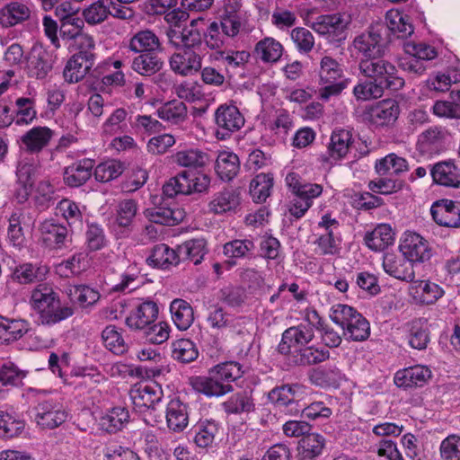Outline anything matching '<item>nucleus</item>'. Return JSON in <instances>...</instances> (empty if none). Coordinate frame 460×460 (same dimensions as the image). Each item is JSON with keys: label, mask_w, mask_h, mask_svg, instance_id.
<instances>
[{"label": "nucleus", "mask_w": 460, "mask_h": 460, "mask_svg": "<svg viewBox=\"0 0 460 460\" xmlns=\"http://www.w3.org/2000/svg\"><path fill=\"white\" fill-rule=\"evenodd\" d=\"M31 305L38 324L45 326L58 323L74 314L72 307L61 305L58 293L47 284H40L32 290Z\"/></svg>", "instance_id": "obj_1"}, {"label": "nucleus", "mask_w": 460, "mask_h": 460, "mask_svg": "<svg viewBox=\"0 0 460 460\" xmlns=\"http://www.w3.org/2000/svg\"><path fill=\"white\" fill-rule=\"evenodd\" d=\"M330 318L342 328V335L349 341H364L370 336V323L354 307L336 304L330 309Z\"/></svg>", "instance_id": "obj_2"}, {"label": "nucleus", "mask_w": 460, "mask_h": 460, "mask_svg": "<svg viewBox=\"0 0 460 460\" xmlns=\"http://www.w3.org/2000/svg\"><path fill=\"white\" fill-rule=\"evenodd\" d=\"M318 97L327 102L338 96L350 82L344 74L343 66L331 56H323L319 63Z\"/></svg>", "instance_id": "obj_3"}, {"label": "nucleus", "mask_w": 460, "mask_h": 460, "mask_svg": "<svg viewBox=\"0 0 460 460\" xmlns=\"http://www.w3.org/2000/svg\"><path fill=\"white\" fill-rule=\"evenodd\" d=\"M358 67L364 76L380 83L390 91H398L404 85V80L398 75L395 66L385 59L384 56L359 60Z\"/></svg>", "instance_id": "obj_4"}, {"label": "nucleus", "mask_w": 460, "mask_h": 460, "mask_svg": "<svg viewBox=\"0 0 460 460\" xmlns=\"http://www.w3.org/2000/svg\"><path fill=\"white\" fill-rule=\"evenodd\" d=\"M387 28L383 22L370 25L357 35L352 42L359 60L385 56L387 49Z\"/></svg>", "instance_id": "obj_5"}, {"label": "nucleus", "mask_w": 460, "mask_h": 460, "mask_svg": "<svg viewBox=\"0 0 460 460\" xmlns=\"http://www.w3.org/2000/svg\"><path fill=\"white\" fill-rule=\"evenodd\" d=\"M209 184L210 178L205 173L182 172L171 178L163 186V193L168 198H173L179 194L188 195L192 192H202L207 190Z\"/></svg>", "instance_id": "obj_6"}, {"label": "nucleus", "mask_w": 460, "mask_h": 460, "mask_svg": "<svg viewBox=\"0 0 460 460\" xmlns=\"http://www.w3.org/2000/svg\"><path fill=\"white\" fill-rule=\"evenodd\" d=\"M214 121L216 137L219 140H226L243 127L245 119L234 104L224 103L215 111Z\"/></svg>", "instance_id": "obj_7"}, {"label": "nucleus", "mask_w": 460, "mask_h": 460, "mask_svg": "<svg viewBox=\"0 0 460 460\" xmlns=\"http://www.w3.org/2000/svg\"><path fill=\"white\" fill-rule=\"evenodd\" d=\"M305 387L299 384H287L276 386L268 394V400L275 407L289 415H297L301 411L300 401Z\"/></svg>", "instance_id": "obj_8"}, {"label": "nucleus", "mask_w": 460, "mask_h": 460, "mask_svg": "<svg viewBox=\"0 0 460 460\" xmlns=\"http://www.w3.org/2000/svg\"><path fill=\"white\" fill-rule=\"evenodd\" d=\"M399 250L413 265L428 261L433 255L429 242L420 234L411 231L403 234Z\"/></svg>", "instance_id": "obj_9"}, {"label": "nucleus", "mask_w": 460, "mask_h": 460, "mask_svg": "<svg viewBox=\"0 0 460 460\" xmlns=\"http://www.w3.org/2000/svg\"><path fill=\"white\" fill-rule=\"evenodd\" d=\"M39 231L44 244L55 250L68 247L72 243L73 230L56 219H46L40 223Z\"/></svg>", "instance_id": "obj_10"}, {"label": "nucleus", "mask_w": 460, "mask_h": 460, "mask_svg": "<svg viewBox=\"0 0 460 460\" xmlns=\"http://www.w3.org/2000/svg\"><path fill=\"white\" fill-rule=\"evenodd\" d=\"M314 332L305 323L292 326L284 331L278 351L282 355H290L294 350L301 349L313 341Z\"/></svg>", "instance_id": "obj_11"}, {"label": "nucleus", "mask_w": 460, "mask_h": 460, "mask_svg": "<svg viewBox=\"0 0 460 460\" xmlns=\"http://www.w3.org/2000/svg\"><path fill=\"white\" fill-rule=\"evenodd\" d=\"M33 411L37 425L49 429H53L63 424L68 416L64 407L52 400L39 402Z\"/></svg>", "instance_id": "obj_12"}, {"label": "nucleus", "mask_w": 460, "mask_h": 460, "mask_svg": "<svg viewBox=\"0 0 460 460\" xmlns=\"http://www.w3.org/2000/svg\"><path fill=\"white\" fill-rule=\"evenodd\" d=\"M400 114V106L394 99H385L370 106L364 113L365 119L376 127L393 125Z\"/></svg>", "instance_id": "obj_13"}, {"label": "nucleus", "mask_w": 460, "mask_h": 460, "mask_svg": "<svg viewBox=\"0 0 460 460\" xmlns=\"http://www.w3.org/2000/svg\"><path fill=\"white\" fill-rule=\"evenodd\" d=\"M404 50L411 58L402 63L403 69L417 75L426 70L423 61L432 60L438 55L434 47L423 42H408L404 45Z\"/></svg>", "instance_id": "obj_14"}, {"label": "nucleus", "mask_w": 460, "mask_h": 460, "mask_svg": "<svg viewBox=\"0 0 460 460\" xmlns=\"http://www.w3.org/2000/svg\"><path fill=\"white\" fill-rule=\"evenodd\" d=\"M51 53L42 47H33L26 61V73L30 77L42 80L51 72L54 65Z\"/></svg>", "instance_id": "obj_15"}, {"label": "nucleus", "mask_w": 460, "mask_h": 460, "mask_svg": "<svg viewBox=\"0 0 460 460\" xmlns=\"http://www.w3.org/2000/svg\"><path fill=\"white\" fill-rule=\"evenodd\" d=\"M382 266L386 274L396 279L405 282H412L415 279L414 265L402 253H385Z\"/></svg>", "instance_id": "obj_16"}, {"label": "nucleus", "mask_w": 460, "mask_h": 460, "mask_svg": "<svg viewBox=\"0 0 460 460\" xmlns=\"http://www.w3.org/2000/svg\"><path fill=\"white\" fill-rule=\"evenodd\" d=\"M434 221L442 226L460 227V201L440 199L436 201L430 208Z\"/></svg>", "instance_id": "obj_17"}, {"label": "nucleus", "mask_w": 460, "mask_h": 460, "mask_svg": "<svg viewBox=\"0 0 460 460\" xmlns=\"http://www.w3.org/2000/svg\"><path fill=\"white\" fill-rule=\"evenodd\" d=\"M170 66L173 72L181 75H192L202 66V58L195 50L179 49L170 58Z\"/></svg>", "instance_id": "obj_18"}, {"label": "nucleus", "mask_w": 460, "mask_h": 460, "mask_svg": "<svg viewBox=\"0 0 460 460\" xmlns=\"http://www.w3.org/2000/svg\"><path fill=\"white\" fill-rule=\"evenodd\" d=\"M431 370L423 365H415L398 370L394 376V384L398 387H421L431 377Z\"/></svg>", "instance_id": "obj_19"}, {"label": "nucleus", "mask_w": 460, "mask_h": 460, "mask_svg": "<svg viewBox=\"0 0 460 460\" xmlns=\"http://www.w3.org/2000/svg\"><path fill=\"white\" fill-rule=\"evenodd\" d=\"M157 315V305L155 302L146 301L130 312L125 319V323L130 330H144L155 323Z\"/></svg>", "instance_id": "obj_20"}, {"label": "nucleus", "mask_w": 460, "mask_h": 460, "mask_svg": "<svg viewBox=\"0 0 460 460\" xmlns=\"http://www.w3.org/2000/svg\"><path fill=\"white\" fill-rule=\"evenodd\" d=\"M347 22L339 13L321 15L312 24V29L319 35L325 36L330 41L341 39Z\"/></svg>", "instance_id": "obj_21"}, {"label": "nucleus", "mask_w": 460, "mask_h": 460, "mask_svg": "<svg viewBox=\"0 0 460 460\" xmlns=\"http://www.w3.org/2000/svg\"><path fill=\"white\" fill-rule=\"evenodd\" d=\"M130 398L135 408L155 410V405L162 401L163 390L156 385H144L130 391Z\"/></svg>", "instance_id": "obj_22"}, {"label": "nucleus", "mask_w": 460, "mask_h": 460, "mask_svg": "<svg viewBox=\"0 0 460 460\" xmlns=\"http://www.w3.org/2000/svg\"><path fill=\"white\" fill-rule=\"evenodd\" d=\"M430 175L436 184L457 188L460 186V169L451 161H441L430 168Z\"/></svg>", "instance_id": "obj_23"}, {"label": "nucleus", "mask_w": 460, "mask_h": 460, "mask_svg": "<svg viewBox=\"0 0 460 460\" xmlns=\"http://www.w3.org/2000/svg\"><path fill=\"white\" fill-rule=\"evenodd\" d=\"M31 7L22 1H12L0 9V25L13 27L30 19Z\"/></svg>", "instance_id": "obj_24"}, {"label": "nucleus", "mask_w": 460, "mask_h": 460, "mask_svg": "<svg viewBox=\"0 0 460 460\" xmlns=\"http://www.w3.org/2000/svg\"><path fill=\"white\" fill-rule=\"evenodd\" d=\"M167 427L173 432L183 431L189 424V406L179 398L170 400L166 406Z\"/></svg>", "instance_id": "obj_25"}, {"label": "nucleus", "mask_w": 460, "mask_h": 460, "mask_svg": "<svg viewBox=\"0 0 460 460\" xmlns=\"http://www.w3.org/2000/svg\"><path fill=\"white\" fill-rule=\"evenodd\" d=\"M94 161L84 158L79 160L64 169V182L69 187L84 185L92 176Z\"/></svg>", "instance_id": "obj_26"}, {"label": "nucleus", "mask_w": 460, "mask_h": 460, "mask_svg": "<svg viewBox=\"0 0 460 460\" xmlns=\"http://www.w3.org/2000/svg\"><path fill=\"white\" fill-rule=\"evenodd\" d=\"M255 244L252 239H234L223 245V254L227 258L226 265L227 269L236 265L240 259L251 258L253 254Z\"/></svg>", "instance_id": "obj_27"}, {"label": "nucleus", "mask_w": 460, "mask_h": 460, "mask_svg": "<svg viewBox=\"0 0 460 460\" xmlns=\"http://www.w3.org/2000/svg\"><path fill=\"white\" fill-rule=\"evenodd\" d=\"M137 210V205L134 199L121 200L117 206L111 229L119 232L121 234H128L131 231Z\"/></svg>", "instance_id": "obj_28"}, {"label": "nucleus", "mask_w": 460, "mask_h": 460, "mask_svg": "<svg viewBox=\"0 0 460 460\" xmlns=\"http://www.w3.org/2000/svg\"><path fill=\"white\" fill-rule=\"evenodd\" d=\"M52 133L48 127H33L21 137L22 146L26 152L38 154L49 145Z\"/></svg>", "instance_id": "obj_29"}, {"label": "nucleus", "mask_w": 460, "mask_h": 460, "mask_svg": "<svg viewBox=\"0 0 460 460\" xmlns=\"http://www.w3.org/2000/svg\"><path fill=\"white\" fill-rule=\"evenodd\" d=\"M66 4H62L56 9V13L59 17L60 34L63 38L76 40V37L84 36L82 30L84 25V21L78 17L75 13H66Z\"/></svg>", "instance_id": "obj_30"}, {"label": "nucleus", "mask_w": 460, "mask_h": 460, "mask_svg": "<svg viewBox=\"0 0 460 460\" xmlns=\"http://www.w3.org/2000/svg\"><path fill=\"white\" fill-rule=\"evenodd\" d=\"M329 357V350L305 345L288 355V360L294 366L305 367L322 363L328 359Z\"/></svg>", "instance_id": "obj_31"}, {"label": "nucleus", "mask_w": 460, "mask_h": 460, "mask_svg": "<svg viewBox=\"0 0 460 460\" xmlns=\"http://www.w3.org/2000/svg\"><path fill=\"white\" fill-rule=\"evenodd\" d=\"M240 201V192L237 190L224 189L213 196L208 203V209L214 214L234 211L239 207Z\"/></svg>", "instance_id": "obj_32"}, {"label": "nucleus", "mask_w": 460, "mask_h": 460, "mask_svg": "<svg viewBox=\"0 0 460 460\" xmlns=\"http://www.w3.org/2000/svg\"><path fill=\"white\" fill-rule=\"evenodd\" d=\"M191 385L195 391L207 397H221L234 390L232 385L224 384L209 374L208 376H196Z\"/></svg>", "instance_id": "obj_33"}, {"label": "nucleus", "mask_w": 460, "mask_h": 460, "mask_svg": "<svg viewBox=\"0 0 460 460\" xmlns=\"http://www.w3.org/2000/svg\"><path fill=\"white\" fill-rule=\"evenodd\" d=\"M128 49L135 52L157 53L162 49L159 37L149 29L136 32L129 40Z\"/></svg>", "instance_id": "obj_34"}, {"label": "nucleus", "mask_w": 460, "mask_h": 460, "mask_svg": "<svg viewBox=\"0 0 460 460\" xmlns=\"http://www.w3.org/2000/svg\"><path fill=\"white\" fill-rule=\"evenodd\" d=\"M185 215V211L176 206H160L146 210V216L151 222L164 226H175L184 219Z\"/></svg>", "instance_id": "obj_35"}, {"label": "nucleus", "mask_w": 460, "mask_h": 460, "mask_svg": "<svg viewBox=\"0 0 460 460\" xmlns=\"http://www.w3.org/2000/svg\"><path fill=\"white\" fill-rule=\"evenodd\" d=\"M353 143L350 131L346 129H336L331 136L327 153L329 159L338 161L344 158L349 153Z\"/></svg>", "instance_id": "obj_36"}, {"label": "nucleus", "mask_w": 460, "mask_h": 460, "mask_svg": "<svg viewBox=\"0 0 460 460\" xmlns=\"http://www.w3.org/2000/svg\"><path fill=\"white\" fill-rule=\"evenodd\" d=\"M221 407L227 415H241L250 413L255 410V403L251 393L237 392L221 403Z\"/></svg>", "instance_id": "obj_37"}, {"label": "nucleus", "mask_w": 460, "mask_h": 460, "mask_svg": "<svg viewBox=\"0 0 460 460\" xmlns=\"http://www.w3.org/2000/svg\"><path fill=\"white\" fill-rule=\"evenodd\" d=\"M29 328L30 324L26 320L0 316V344L19 340L27 333Z\"/></svg>", "instance_id": "obj_38"}, {"label": "nucleus", "mask_w": 460, "mask_h": 460, "mask_svg": "<svg viewBox=\"0 0 460 460\" xmlns=\"http://www.w3.org/2000/svg\"><path fill=\"white\" fill-rule=\"evenodd\" d=\"M146 262L149 266L160 269L175 266L180 262L177 249L173 250L165 243L156 244L146 258Z\"/></svg>", "instance_id": "obj_39"}, {"label": "nucleus", "mask_w": 460, "mask_h": 460, "mask_svg": "<svg viewBox=\"0 0 460 460\" xmlns=\"http://www.w3.org/2000/svg\"><path fill=\"white\" fill-rule=\"evenodd\" d=\"M177 252L180 261H189L198 265L208 252L207 242L203 238L187 240L177 246Z\"/></svg>", "instance_id": "obj_40"}, {"label": "nucleus", "mask_w": 460, "mask_h": 460, "mask_svg": "<svg viewBox=\"0 0 460 460\" xmlns=\"http://www.w3.org/2000/svg\"><path fill=\"white\" fill-rule=\"evenodd\" d=\"M364 241L372 251H382L394 243V233L389 225L380 224L366 234Z\"/></svg>", "instance_id": "obj_41"}, {"label": "nucleus", "mask_w": 460, "mask_h": 460, "mask_svg": "<svg viewBox=\"0 0 460 460\" xmlns=\"http://www.w3.org/2000/svg\"><path fill=\"white\" fill-rule=\"evenodd\" d=\"M408 343L418 350L425 349L430 341L428 320L425 318H417L409 323Z\"/></svg>", "instance_id": "obj_42"}, {"label": "nucleus", "mask_w": 460, "mask_h": 460, "mask_svg": "<svg viewBox=\"0 0 460 460\" xmlns=\"http://www.w3.org/2000/svg\"><path fill=\"white\" fill-rule=\"evenodd\" d=\"M215 170L218 177L225 181L233 180L240 170V161L233 152L223 151L216 160Z\"/></svg>", "instance_id": "obj_43"}, {"label": "nucleus", "mask_w": 460, "mask_h": 460, "mask_svg": "<svg viewBox=\"0 0 460 460\" xmlns=\"http://www.w3.org/2000/svg\"><path fill=\"white\" fill-rule=\"evenodd\" d=\"M172 319L175 326L181 331L188 330L194 321V312L187 301L176 298L170 305Z\"/></svg>", "instance_id": "obj_44"}, {"label": "nucleus", "mask_w": 460, "mask_h": 460, "mask_svg": "<svg viewBox=\"0 0 460 460\" xmlns=\"http://www.w3.org/2000/svg\"><path fill=\"white\" fill-rule=\"evenodd\" d=\"M138 56L133 58L131 68L144 76H150L160 71L164 62L157 53L138 52Z\"/></svg>", "instance_id": "obj_45"}, {"label": "nucleus", "mask_w": 460, "mask_h": 460, "mask_svg": "<svg viewBox=\"0 0 460 460\" xmlns=\"http://www.w3.org/2000/svg\"><path fill=\"white\" fill-rule=\"evenodd\" d=\"M129 411L126 407L115 406L101 418V425L109 433H115L129 422Z\"/></svg>", "instance_id": "obj_46"}, {"label": "nucleus", "mask_w": 460, "mask_h": 460, "mask_svg": "<svg viewBox=\"0 0 460 460\" xmlns=\"http://www.w3.org/2000/svg\"><path fill=\"white\" fill-rule=\"evenodd\" d=\"M159 119L167 121L172 125H178L188 117L186 104L179 100H172L164 103L156 111Z\"/></svg>", "instance_id": "obj_47"}, {"label": "nucleus", "mask_w": 460, "mask_h": 460, "mask_svg": "<svg viewBox=\"0 0 460 460\" xmlns=\"http://www.w3.org/2000/svg\"><path fill=\"white\" fill-rule=\"evenodd\" d=\"M173 162L182 167L199 169L209 162V155L198 148L178 151L173 156Z\"/></svg>", "instance_id": "obj_48"}, {"label": "nucleus", "mask_w": 460, "mask_h": 460, "mask_svg": "<svg viewBox=\"0 0 460 460\" xmlns=\"http://www.w3.org/2000/svg\"><path fill=\"white\" fill-rule=\"evenodd\" d=\"M172 358L181 364H189L199 357V349L190 339H179L172 342Z\"/></svg>", "instance_id": "obj_49"}, {"label": "nucleus", "mask_w": 460, "mask_h": 460, "mask_svg": "<svg viewBox=\"0 0 460 460\" xmlns=\"http://www.w3.org/2000/svg\"><path fill=\"white\" fill-rule=\"evenodd\" d=\"M93 65V63L80 59L78 57L71 56L63 70L64 80L68 84L82 81L91 71Z\"/></svg>", "instance_id": "obj_50"}, {"label": "nucleus", "mask_w": 460, "mask_h": 460, "mask_svg": "<svg viewBox=\"0 0 460 460\" xmlns=\"http://www.w3.org/2000/svg\"><path fill=\"white\" fill-rule=\"evenodd\" d=\"M243 365L236 361H226L211 367L208 374L224 384H229L243 376Z\"/></svg>", "instance_id": "obj_51"}, {"label": "nucleus", "mask_w": 460, "mask_h": 460, "mask_svg": "<svg viewBox=\"0 0 460 460\" xmlns=\"http://www.w3.org/2000/svg\"><path fill=\"white\" fill-rule=\"evenodd\" d=\"M385 26L398 38H406L413 33V27L407 16L398 11L390 10L385 14Z\"/></svg>", "instance_id": "obj_52"}, {"label": "nucleus", "mask_w": 460, "mask_h": 460, "mask_svg": "<svg viewBox=\"0 0 460 460\" xmlns=\"http://www.w3.org/2000/svg\"><path fill=\"white\" fill-rule=\"evenodd\" d=\"M88 259L85 252H77L57 265V272L63 278L77 276L88 268Z\"/></svg>", "instance_id": "obj_53"}, {"label": "nucleus", "mask_w": 460, "mask_h": 460, "mask_svg": "<svg viewBox=\"0 0 460 460\" xmlns=\"http://www.w3.org/2000/svg\"><path fill=\"white\" fill-rule=\"evenodd\" d=\"M194 442L199 447L206 448L212 445L218 432V423L213 420H201L193 428Z\"/></svg>", "instance_id": "obj_54"}, {"label": "nucleus", "mask_w": 460, "mask_h": 460, "mask_svg": "<svg viewBox=\"0 0 460 460\" xmlns=\"http://www.w3.org/2000/svg\"><path fill=\"white\" fill-rule=\"evenodd\" d=\"M42 268L31 262L22 263L14 267L10 278L21 285H28L42 279Z\"/></svg>", "instance_id": "obj_55"}, {"label": "nucleus", "mask_w": 460, "mask_h": 460, "mask_svg": "<svg viewBox=\"0 0 460 460\" xmlns=\"http://www.w3.org/2000/svg\"><path fill=\"white\" fill-rule=\"evenodd\" d=\"M282 45L273 38L261 40L254 49L258 58L266 63L277 62L282 56Z\"/></svg>", "instance_id": "obj_56"}, {"label": "nucleus", "mask_w": 460, "mask_h": 460, "mask_svg": "<svg viewBox=\"0 0 460 460\" xmlns=\"http://www.w3.org/2000/svg\"><path fill=\"white\" fill-rule=\"evenodd\" d=\"M273 186V177L270 173L256 175L250 183V194L256 203L264 202L270 195Z\"/></svg>", "instance_id": "obj_57"}, {"label": "nucleus", "mask_w": 460, "mask_h": 460, "mask_svg": "<svg viewBox=\"0 0 460 460\" xmlns=\"http://www.w3.org/2000/svg\"><path fill=\"white\" fill-rule=\"evenodd\" d=\"M16 125H28L37 117L35 100L29 97H19L15 100L13 109Z\"/></svg>", "instance_id": "obj_58"}, {"label": "nucleus", "mask_w": 460, "mask_h": 460, "mask_svg": "<svg viewBox=\"0 0 460 460\" xmlns=\"http://www.w3.org/2000/svg\"><path fill=\"white\" fill-rule=\"evenodd\" d=\"M66 294L71 301L83 307L95 304L100 298L99 292L86 285H70L66 288Z\"/></svg>", "instance_id": "obj_59"}, {"label": "nucleus", "mask_w": 460, "mask_h": 460, "mask_svg": "<svg viewBox=\"0 0 460 460\" xmlns=\"http://www.w3.org/2000/svg\"><path fill=\"white\" fill-rule=\"evenodd\" d=\"M313 384L322 387H336L340 385L342 375L341 370L332 367H323L315 369L310 376Z\"/></svg>", "instance_id": "obj_60"}, {"label": "nucleus", "mask_w": 460, "mask_h": 460, "mask_svg": "<svg viewBox=\"0 0 460 460\" xmlns=\"http://www.w3.org/2000/svg\"><path fill=\"white\" fill-rule=\"evenodd\" d=\"M25 428L23 420L14 414L0 411V437L12 438L19 436Z\"/></svg>", "instance_id": "obj_61"}, {"label": "nucleus", "mask_w": 460, "mask_h": 460, "mask_svg": "<svg viewBox=\"0 0 460 460\" xmlns=\"http://www.w3.org/2000/svg\"><path fill=\"white\" fill-rule=\"evenodd\" d=\"M102 339L107 349L116 355H122L128 349V346L115 325H108L102 332Z\"/></svg>", "instance_id": "obj_62"}, {"label": "nucleus", "mask_w": 460, "mask_h": 460, "mask_svg": "<svg viewBox=\"0 0 460 460\" xmlns=\"http://www.w3.org/2000/svg\"><path fill=\"white\" fill-rule=\"evenodd\" d=\"M112 0H98L85 8L83 12L84 21L92 25L104 22L110 15V6Z\"/></svg>", "instance_id": "obj_63"}, {"label": "nucleus", "mask_w": 460, "mask_h": 460, "mask_svg": "<svg viewBox=\"0 0 460 460\" xmlns=\"http://www.w3.org/2000/svg\"><path fill=\"white\" fill-rule=\"evenodd\" d=\"M305 458L314 459L323 453L325 438L319 433H308L299 442Z\"/></svg>", "instance_id": "obj_64"}]
</instances>
